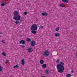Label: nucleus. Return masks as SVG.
I'll return each mask as SVG.
<instances>
[{
	"label": "nucleus",
	"mask_w": 77,
	"mask_h": 77,
	"mask_svg": "<svg viewBox=\"0 0 77 77\" xmlns=\"http://www.w3.org/2000/svg\"><path fill=\"white\" fill-rule=\"evenodd\" d=\"M64 63L62 62H60V64H58L57 65V68L58 72L62 73L63 72L65 68L64 67Z\"/></svg>",
	"instance_id": "obj_1"
},
{
	"label": "nucleus",
	"mask_w": 77,
	"mask_h": 77,
	"mask_svg": "<svg viewBox=\"0 0 77 77\" xmlns=\"http://www.w3.org/2000/svg\"><path fill=\"white\" fill-rule=\"evenodd\" d=\"M13 14L14 15L13 19L16 21H22V17H21V15L19 14V12L17 11H15L14 12Z\"/></svg>",
	"instance_id": "obj_2"
},
{
	"label": "nucleus",
	"mask_w": 77,
	"mask_h": 77,
	"mask_svg": "<svg viewBox=\"0 0 77 77\" xmlns=\"http://www.w3.org/2000/svg\"><path fill=\"white\" fill-rule=\"evenodd\" d=\"M30 29L31 30V32L33 33V34H36V31L35 30H36L38 29V25L36 24H34L31 26Z\"/></svg>",
	"instance_id": "obj_3"
},
{
	"label": "nucleus",
	"mask_w": 77,
	"mask_h": 77,
	"mask_svg": "<svg viewBox=\"0 0 77 77\" xmlns=\"http://www.w3.org/2000/svg\"><path fill=\"white\" fill-rule=\"evenodd\" d=\"M50 53L48 50H46L43 52V55L45 56H50Z\"/></svg>",
	"instance_id": "obj_4"
},
{
	"label": "nucleus",
	"mask_w": 77,
	"mask_h": 77,
	"mask_svg": "<svg viewBox=\"0 0 77 77\" xmlns=\"http://www.w3.org/2000/svg\"><path fill=\"white\" fill-rule=\"evenodd\" d=\"M31 45L32 47H34L36 44V43L35 41H32L30 42Z\"/></svg>",
	"instance_id": "obj_5"
},
{
	"label": "nucleus",
	"mask_w": 77,
	"mask_h": 77,
	"mask_svg": "<svg viewBox=\"0 0 77 77\" xmlns=\"http://www.w3.org/2000/svg\"><path fill=\"white\" fill-rule=\"evenodd\" d=\"M19 43L20 44H22L24 45V44H26V41L24 40H22L20 41Z\"/></svg>",
	"instance_id": "obj_6"
},
{
	"label": "nucleus",
	"mask_w": 77,
	"mask_h": 77,
	"mask_svg": "<svg viewBox=\"0 0 77 77\" xmlns=\"http://www.w3.org/2000/svg\"><path fill=\"white\" fill-rule=\"evenodd\" d=\"M27 50L28 51V52H32L33 51V50L32 49V48H30L28 49Z\"/></svg>",
	"instance_id": "obj_7"
},
{
	"label": "nucleus",
	"mask_w": 77,
	"mask_h": 77,
	"mask_svg": "<svg viewBox=\"0 0 77 77\" xmlns=\"http://www.w3.org/2000/svg\"><path fill=\"white\" fill-rule=\"evenodd\" d=\"M42 16H47L48 14L45 12H44L42 14Z\"/></svg>",
	"instance_id": "obj_8"
},
{
	"label": "nucleus",
	"mask_w": 77,
	"mask_h": 77,
	"mask_svg": "<svg viewBox=\"0 0 77 77\" xmlns=\"http://www.w3.org/2000/svg\"><path fill=\"white\" fill-rule=\"evenodd\" d=\"M21 63L22 65H23V66H24V64H25V63L24 60V59H23L22 60Z\"/></svg>",
	"instance_id": "obj_9"
},
{
	"label": "nucleus",
	"mask_w": 77,
	"mask_h": 77,
	"mask_svg": "<svg viewBox=\"0 0 77 77\" xmlns=\"http://www.w3.org/2000/svg\"><path fill=\"white\" fill-rule=\"evenodd\" d=\"M59 36H60L59 33H56L55 34V36H56V37H59Z\"/></svg>",
	"instance_id": "obj_10"
},
{
	"label": "nucleus",
	"mask_w": 77,
	"mask_h": 77,
	"mask_svg": "<svg viewBox=\"0 0 77 77\" xmlns=\"http://www.w3.org/2000/svg\"><path fill=\"white\" fill-rule=\"evenodd\" d=\"M62 2L63 3H68V0H62Z\"/></svg>",
	"instance_id": "obj_11"
},
{
	"label": "nucleus",
	"mask_w": 77,
	"mask_h": 77,
	"mask_svg": "<svg viewBox=\"0 0 77 77\" xmlns=\"http://www.w3.org/2000/svg\"><path fill=\"white\" fill-rule=\"evenodd\" d=\"M44 60H41L40 61V64H42V65L44 63Z\"/></svg>",
	"instance_id": "obj_12"
},
{
	"label": "nucleus",
	"mask_w": 77,
	"mask_h": 77,
	"mask_svg": "<svg viewBox=\"0 0 77 77\" xmlns=\"http://www.w3.org/2000/svg\"><path fill=\"white\" fill-rule=\"evenodd\" d=\"M19 66L18 65H16L15 66H14L13 67V68H18V67H19Z\"/></svg>",
	"instance_id": "obj_13"
},
{
	"label": "nucleus",
	"mask_w": 77,
	"mask_h": 77,
	"mask_svg": "<svg viewBox=\"0 0 77 77\" xmlns=\"http://www.w3.org/2000/svg\"><path fill=\"white\" fill-rule=\"evenodd\" d=\"M27 40L28 42H30V41H32V39H31L29 38H27Z\"/></svg>",
	"instance_id": "obj_14"
},
{
	"label": "nucleus",
	"mask_w": 77,
	"mask_h": 77,
	"mask_svg": "<svg viewBox=\"0 0 77 77\" xmlns=\"http://www.w3.org/2000/svg\"><path fill=\"white\" fill-rule=\"evenodd\" d=\"M47 66V65L46 64H44L42 66V67L43 68H45V67H46V66Z\"/></svg>",
	"instance_id": "obj_15"
},
{
	"label": "nucleus",
	"mask_w": 77,
	"mask_h": 77,
	"mask_svg": "<svg viewBox=\"0 0 77 77\" xmlns=\"http://www.w3.org/2000/svg\"><path fill=\"white\" fill-rule=\"evenodd\" d=\"M60 29V27H57L55 29V30L56 31H58V30H59Z\"/></svg>",
	"instance_id": "obj_16"
},
{
	"label": "nucleus",
	"mask_w": 77,
	"mask_h": 77,
	"mask_svg": "<svg viewBox=\"0 0 77 77\" xmlns=\"http://www.w3.org/2000/svg\"><path fill=\"white\" fill-rule=\"evenodd\" d=\"M45 73L46 74H49V72H48V71L47 70H46Z\"/></svg>",
	"instance_id": "obj_17"
},
{
	"label": "nucleus",
	"mask_w": 77,
	"mask_h": 77,
	"mask_svg": "<svg viewBox=\"0 0 77 77\" xmlns=\"http://www.w3.org/2000/svg\"><path fill=\"white\" fill-rule=\"evenodd\" d=\"M2 70H3V67L0 66V72H1Z\"/></svg>",
	"instance_id": "obj_18"
},
{
	"label": "nucleus",
	"mask_w": 77,
	"mask_h": 77,
	"mask_svg": "<svg viewBox=\"0 0 77 77\" xmlns=\"http://www.w3.org/2000/svg\"><path fill=\"white\" fill-rule=\"evenodd\" d=\"M60 6H61V7H62L63 8H64L65 6L64 5L62 4L61 5H60Z\"/></svg>",
	"instance_id": "obj_19"
},
{
	"label": "nucleus",
	"mask_w": 77,
	"mask_h": 77,
	"mask_svg": "<svg viewBox=\"0 0 77 77\" xmlns=\"http://www.w3.org/2000/svg\"><path fill=\"white\" fill-rule=\"evenodd\" d=\"M23 14H24V15H27V12L26 11Z\"/></svg>",
	"instance_id": "obj_20"
},
{
	"label": "nucleus",
	"mask_w": 77,
	"mask_h": 77,
	"mask_svg": "<svg viewBox=\"0 0 77 77\" xmlns=\"http://www.w3.org/2000/svg\"><path fill=\"white\" fill-rule=\"evenodd\" d=\"M2 55H3V56H6V54H5V53L3 52L2 53Z\"/></svg>",
	"instance_id": "obj_21"
},
{
	"label": "nucleus",
	"mask_w": 77,
	"mask_h": 77,
	"mask_svg": "<svg viewBox=\"0 0 77 77\" xmlns=\"http://www.w3.org/2000/svg\"><path fill=\"white\" fill-rule=\"evenodd\" d=\"M16 24H18L19 23V21H17L15 22Z\"/></svg>",
	"instance_id": "obj_22"
},
{
	"label": "nucleus",
	"mask_w": 77,
	"mask_h": 77,
	"mask_svg": "<svg viewBox=\"0 0 77 77\" xmlns=\"http://www.w3.org/2000/svg\"><path fill=\"white\" fill-rule=\"evenodd\" d=\"M20 47H21L23 48H24V47H25V46L23 45H20Z\"/></svg>",
	"instance_id": "obj_23"
},
{
	"label": "nucleus",
	"mask_w": 77,
	"mask_h": 77,
	"mask_svg": "<svg viewBox=\"0 0 77 77\" xmlns=\"http://www.w3.org/2000/svg\"><path fill=\"white\" fill-rule=\"evenodd\" d=\"M5 4L4 3H2L1 4V6H5Z\"/></svg>",
	"instance_id": "obj_24"
},
{
	"label": "nucleus",
	"mask_w": 77,
	"mask_h": 77,
	"mask_svg": "<svg viewBox=\"0 0 77 77\" xmlns=\"http://www.w3.org/2000/svg\"><path fill=\"white\" fill-rule=\"evenodd\" d=\"M59 59L57 60L56 61L57 63H59Z\"/></svg>",
	"instance_id": "obj_25"
},
{
	"label": "nucleus",
	"mask_w": 77,
	"mask_h": 77,
	"mask_svg": "<svg viewBox=\"0 0 77 77\" xmlns=\"http://www.w3.org/2000/svg\"><path fill=\"white\" fill-rule=\"evenodd\" d=\"M39 27H40V28H41V29H43V26H39Z\"/></svg>",
	"instance_id": "obj_26"
},
{
	"label": "nucleus",
	"mask_w": 77,
	"mask_h": 77,
	"mask_svg": "<svg viewBox=\"0 0 77 77\" xmlns=\"http://www.w3.org/2000/svg\"><path fill=\"white\" fill-rule=\"evenodd\" d=\"M2 43H4V44H5V43H6V42H4V40H2Z\"/></svg>",
	"instance_id": "obj_27"
},
{
	"label": "nucleus",
	"mask_w": 77,
	"mask_h": 77,
	"mask_svg": "<svg viewBox=\"0 0 77 77\" xmlns=\"http://www.w3.org/2000/svg\"><path fill=\"white\" fill-rule=\"evenodd\" d=\"M8 62H9V60H7L6 61V63H8Z\"/></svg>",
	"instance_id": "obj_28"
},
{
	"label": "nucleus",
	"mask_w": 77,
	"mask_h": 77,
	"mask_svg": "<svg viewBox=\"0 0 77 77\" xmlns=\"http://www.w3.org/2000/svg\"><path fill=\"white\" fill-rule=\"evenodd\" d=\"M71 72L72 73H73V72H74V71L73 70H72L71 71Z\"/></svg>",
	"instance_id": "obj_29"
},
{
	"label": "nucleus",
	"mask_w": 77,
	"mask_h": 77,
	"mask_svg": "<svg viewBox=\"0 0 77 77\" xmlns=\"http://www.w3.org/2000/svg\"><path fill=\"white\" fill-rule=\"evenodd\" d=\"M2 34H3L2 32H0V35H2Z\"/></svg>",
	"instance_id": "obj_30"
},
{
	"label": "nucleus",
	"mask_w": 77,
	"mask_h": 77,
	"mask_svg": "<svg viewBox=\"0 0 77 77\" xmlns=\"http://www.w3.org/2000/svg\"><path fill=\"white\" fill-rule=\"evenodd\" d=\"M4 3H5V4L6 5H7V3L6 2H5Z\"/></svg>",
	"instance_id": "obj_31"
},
{
	"label": "nucleus",
	"mask_w": 77,
	"mask_h": 77,
	"mask_svg": "<svg viewBox=\"0 0 77 77\" xmlns=\"http://www.w3.org/2000/svg\"><path fill=\"white\" fill-rule=\"evenodd\" d=\"M4 1H6V0H4Z\"/></svg>",
	"instance_id": "obj_32"
},
{
	"label": "nucleus",
	"mask_w": 77,
	"mask_h": 77,
	"mask_svg": "<svg viewBox=\"0 0 77 77\" xmlns=\"http://www.w3.org/2000/svg\"><path fill=\"white\" fill-rule=\"evenodd\" d=\"M2 3H4V2H2Z\"/></svg>",
	"instance_id": "obj_33"
},
{
	"label": "nucleus",
	"mask_w": 77,
	"mask_h": 77,
	"mask_svg": "<svg viewBox=\"0 0 77 77\" xmlns=\"http://www.w3.org/2000/svg\"><path fill=\"white\" fill-rule=\"evenodd\" d=\"M76 56H77V53L76 54Z\"/></svg>",
	"instance_id": "obj_34"
}]
</instances>
